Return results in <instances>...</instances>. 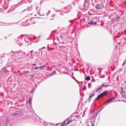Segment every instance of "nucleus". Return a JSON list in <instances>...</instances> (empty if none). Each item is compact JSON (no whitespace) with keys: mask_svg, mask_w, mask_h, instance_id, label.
Here are the masks:
<instances>
[{"mask_svg":"<svg viewBox=\"0 0 126 126\" xmlns=\"http://www.w3.org/2000/svg\"><path fill=\"white\" fill-rule=\"evenodd\" d=\"M17 44H18V45H19L20 46H22V45L24 44V35H22L18 37V39L17 40Z\"/></svg>","mask_w":126,"mask_h":126,"instance_id":"obj_1","label":"nucleus"},{"mask_svg":"<svg viewBox=\"0 0 126 126\" xmlns=\"http://www.w3.org/2000/svg\"><path fill=\"white\" fill-rule=\"evenodd\" d=\"M24 43L27 44V46H29V45H31L32 44V42L31 41V39L28 35H24Z\"/></svg>","mask_w":126,"mask_h":126,"instance_id":"obj_2","label":"nucleus"},{"mask_svg":"<svg viewBox=\"0 0 126 126\" xmlns=\"http://www.w3.org/2000/svg\"><path fill=\"white\" fill-rule=\"evenodd\" d=\"M100 97H104V96H109V91H104L103 92L99 94Z\"/></svg>","mask_w":126,"mask_h":126,"instance_id":"obj_3","label":"nucleus"},{"mask_svg":"<svg viewBox=\"0 0 126 126\" xmlns=\"http://www.w3.org/2000/svg\"><path fill=\"white\" fill-rule=\"evenodd\" d=\"M11 53H12V54H13V55L14 54V55L15 56H16V55H17V56H20V54L21 53V50L15 51V52L13 51H11Z\"/></svg>","mask_w":126,"mask_h":126,"instance_id":"obj_4","label":"nucleus"},{"mask_svg":"<svg viewBox=\"0 0 126 126\" xmlns=\"http://www.w3.org/2000/svg\"><path fill=\"white\" fill-rule=\"evenodd\" d=\"M5 74H6V72L2 68L0 69V75H1V76H4Z\"/></svg>","mask_w":126,"mask_h":126,"instance_id":"obj_5","label":"nucleus"},{"mask_svg":"<svg viewBox=\"0 0 126 126\" xmlns=\"http://www.w3.org/2000/svg\"><path fill=\"white\" fill-rule=\"evenodd\" d=\"M121 94L122 95V97H124V98H126V91H124V88H123V87H121Z\"/></svg>","mask_w":126,"mask_h":126,"instance_id":"obj_6","label":"nucleus"},{"mask_svg":"<svg viewBox=\"0 0 126 126\" xmlns=\"http://www.w3.org/2000/svg\"><path fill=\"white\" fill-rule=\"evenodd\" d=\"M70 11V7H69V6L64 7V13H68V12H69Z\"/></svg>","mask_w":126,"mask_h":126,"instance_id":"obj_7","label":"nucleus"},{"mask_svg":"<svg viewBox=\"0 0 126 126\" xmlns=\"http://www.w3.org/2000/svg\"><path fill=\"white\" fill-rule=\"evenodd\" d=\"M116 99V98H115V97L113 96L111 98L108 99L105 102V104L108 103H110V102H112V101H113V100H115Z\"/></svg>","mask_w":126,"mask_h":126,"instance_id":"obj_8","label":"nucleus"},{"mask_svg":"<svg viewBox=\"0 0 126 126\" xmlns=\"http://www.w3.org/2000/svg\"><path fill=\"white\" fill-rule=\"evenodd\" d=\"M94 21H91V22L88 23V25H97V22H95L94 23H93Z\"/></svg>","mask_w":126,"mask_h":126,"instance_id":"obj_9","label":"nucleus"},{"mask_svg":"<svg viewBox=\"0 0 126 126\" xmlns=\"http://www.w3.org/2000/svg\"><path fill=\"white\" fill-rule=\"evenodd\" d=\"M103 85H101L99 88H97V89L95 91V92H96V93H98L99 92V90H101V89H102V88H103Z\"/></svg>","mask_w":126,"mask_h":126,"instance_id":"obj_10","label":"nucleus"},{"mask_svg":"<svg viewBox=\"0 0 126 126\" xmlns=\"http://www.w3.org/2000/svg\"><path fill=\"white\" fill-rule=\"evenodd\" d=\"M103 85H101L99 88H97V89L95 91V92H96V93H98L99 92V90H101V89H102V88H103Z\"/></svg>","mask_w":126,"mask_h":126,"instance_id":"obj_11","label":"nucleus"},{"mask_svg":"<svg viewBox=\"0 0 126 126\" xmlns=\"http://www.w3.org/2000/svg\"><path fill=\"white\" fill-rule=\"evenodd\" d=\"M95 8L96 9H102V7H101V5H100V4H97V5H96Z\"/></svg>","mask_w":126,"mask_h":126,"instance_id":"obj_12","label":"nucleus"},{"mask_svg":"<svg viewBox=\"0 0 126 126\" xmlns=\"http://www.w3.org/2000/svg\"><path fill=\"white\" fill-rule=\"evenodd\" d=\"M29 21H30V20H27L24 23V26H28L29 24H30Z\"/></svg>","mask_w":126,"mask_h":126,"instance_id":"obj_13","label":"nucleus"},{"mask_svg":"<svg viewBox=\"0 0 126 126\" xmlns=\"http://www.w3.org/2000/svg\"><path fill=\"white\" fill-rule=\"evenodd\" d=\"M60 38L62 40H64L65 39V35L63 33L60 35Z\"/></svg>","mask_w":126,"mask_h":126,"instance_id":"obj_14","label":"nucleus"},{"mask_svg":"<svg viewBox=\"0 0 126 126\" xmlns=\"http://www.w3.org/2000/svg\"><path fill=\"white\" fill-rule=\"evenodd\" d=\"M25 10H27L28 11H31L33 10V8H32V6L28 7L27 9H25Z\"/></svg>","mask_w":126,"mask_h":126,"instance_id":"obj_15","label":"nucleus"},{"mask_svg":"<svg viewBox=\"0 0 126 126\" xmlns=\"http://www.w3.org/2000/svg\"><path fill=\"white\" fill-rule=\"evenodd\" d=\"M114 18L115 19L116 21H119L120 19H121V17L119 15H117V17Z\"/></svg>","mask_w":126,"mask_h":126,"instance_id":"obj_16","label":"nucleus"},{"mask_svg":"<svg viewBox=\"0 0 126 126\" xmlns=\"http://www.w3.org/2000/svg\"><path fill=\"white\" fill-rule=\"evenodd\" d=\"M29 104L30 106L32 105V97L30 98L29 99Z\"/></svg>","mask_w":126,"mask_h":126,"instance_id":"obj_17","label":"nucleus"},{"mask_svg":"<svg viewBox=\"0 0 126 126\" xmlns=\"http://www.w3.org/2000/svg\"><path fill=\"white\" fill-rule=\"evenodd\" d=\"M102 86L103 87H108V86H110V85L106 84L105 83L102 84Z\"/></svg>","mask_w":126,"mask_h":126,"instance_id":"obj_18","label":"nucleus"},{"mask_svg":"<svg viewBox=\"0 0 126 126\" xmlns=\"http://www.w3.org/2000/svg\"><path fill=\"white\" fill-rule=\"evenodd\" d=\"M25 55H26V53H25V52L21 50V53L20 54V56H25Z\"/></svg>","mask_w":126,"mask_h":126,"instance_id":"obj_19","label":"nucleus"},{"mask_svg":"<svg viewBox=\"0 0 126 126\" xmlns=\"http://www.w3.org/2000/svg\"><path fill=\"white\" fill-rule=\"evenodd\" d=\"M90 79H91V78L89 76H87L85 78V80H88V81H89V80H90Z\"/></svg>","mask_w":126,"mask_h":126,"instance_id":"obj_20","label":"nucleus"},{"mask_svg":"<svg viewBox=\"0 0 126 126\" xmlns=\"http://www.w3.org/2000/svg\"><path fill=\"white\" fill-rule=\"evenodd\" d=\"M86 4H87V0H84V7H86Z\"/></svg>","mask_w":126,"mask_h":126,"instance_id":"obj_21","label":"nucleus"},{"mask_svg":"<svg viewBox=\"0 0 126 126\" xmlns=\"http://www.w3.org/2000/svg\"><path fill=\"white\" fill-rule=\"evenodd\" d=\"M100 98H101V96L100 95V94H99L97 97L96 98H95L94 101H97L98 100V99H100Z\"/></svg>","mask_w":126,"mask_h":126,"instance_id":"obj_22","label":"nucleus"},{"mask_svg":"<svg viewBox=\"0 0 126 126\" xmlns=\"http://www.w3.org/2000/svg\"><path fill=\"white\" fill-rule=\"evenodd\" d=\"M92 97H93V95H90L88 98V101L89 102H90V101H91V98H92Z\"/></svg>","mask_w":126,"mask_h":126,"instance_id":"obj_23","label":"nucleus"},{"mask_svg":"<svg viewBox=\"0 0 126 126\" xmlns=\"http://www.w3.org/2000/svg\"><path fill=\"white\" fill-rule=\"evenodd\" d=\"M3 24L4 25V26H9V25H10V23H3Z\"/></svg>","mask_w":126,"mask_h":126,"instance_id":"obj_24","label":"nucleus"},{"mask_svg":"<svg viewBox=\"0 0 126 126\" xmlns=\"http://www.w3.org/2000/svg\"><path fill=\"white\" fill-rule=\"evenodd\" d=\"M24 74H25V71H23L21 74H20V76H22V75H23Z\"/></svg>","mask_w":126,"mask_h":126,"instance_id":"obj_25","label":"nucleus"},{"mask_svg":"<svg viewBox=\"0 0 126 126\" xmlns=\"http://www.w3.org/2000/svg\"><path fill=\"white\" fill-rule=\"evenodd\" d=\"M66 121V120H65V121H64L63 123L61 124V125L62 126H64L65 124V121Z\"/></svg>","mask_w":126,"mask_h":126,"instance_id":"obj_26","label":"nucleus"},{"mask_svg":"<svg viewBox=\"0 0 126 126\" xmlns=\"http://www.w3.org/2000/svg\"><path fill=\"white\" fill-rule=\"evenodd\" d=\"M39 68V66H36L34 67H32V69H38Z\"/></svg>","mask_w":126,"mask_h":126,"instance_id":"obj_27","label":"nucleus"},{"mask_svg":"<svg viewBox=\"0 0 126 126\" xmlns=\"http://www.w3.org/2000/svg\"><path fill=\"white\" fill-rule=\"evenodd\" d=\"M13 117H15V116H17V115H18V113H13L12 114Z\"/></svg>","mask_w":126,"mask_h":126,"instance_id":"obj_28","label":"nucleus"},{"mask_svg":"<svg viewBox=\"0 0 126 126\" xmlns=\"http://www.w3.org/2000/svg\"><path fill=\"white\" fill-rule=\"evenodd\" d=\"M48 75L50 77L51 76H53V75H54V74L53 73H51L49 74Z\"/></svg>","mask_w":126,"mask_h":126,"instance_id":"obj_29","label":"nucleus"},{"mask_svg":"<svg viewBox=\"0 0 126 126\" xmlns=\"http://www.w3.org/2000/svg\"><path fill=\"white\" fill-rule=\"evenodd\" d=\"M39 68L40 69H44V66H39Z\"/></svg>","mask_w":126,"mask_h":126,"instance_id":"obj_30","label":"nucleus"},{"mask_svg":"<svg viewBox=\"0 0 126 126\" xmlns=\"http://www.w3.org/2000/svg\"><path fill=\"white\" fill-rule=\"evenodd\" d=\"M104 108H105V107H104V106H103V107L101 108V109L100 110V111H99L98 112V113H100V112H101V111H102V110H103Z\"/></svg>","mask_w":126,"mask_h":126,"instance_id":"obj_31","label":"nucleus"},{"mask_svg":"<svg viewBox=\"0 0 126 126\" xmlns=\"http://www.w3.org/2000/svg\"><path fill=\"white\" fill-rule=\"evenodd\" d=\"M90 96H93V97H94V96H95V93H91V94L90 95Z\"/></svg>","mask_w":126,"mask_h":126,"instance_id":"obj_32","label":"nucleus"},{"mask_svg":"<svg viewBox=\"0 0 126 126\" xmlns=\"http://www.w3.org/2000/svg\"><path fill=\"white\" fill-rule=\"evenodd\" d=\"M111 21L116 22V19H115V18H112V20H111Z\"/></svg>","mask_w":126,"mask_h":126,"instance_id":"obj_33","label":"nucleus"},{"mask_svg":"<svg viewBox=\"0 0 126 126\" xmlns=\"http://www.w3.org/2000/svg\"><path fill=\"white\" fill-rule=\"evenodd\" d=\"M30 73V72L29 71H28V70L25 71V73Z\"/></svg>","mask_w":126,"mask_h":126,"instance_id":"obj_34","label":"nucleus"},{"mask_svg":"<svg viewBox=\"0 0 126 126\" xmlns=\"http://www.w3.org/2000/svg\"><path fill=\"white\" fill-rule=\"evenodd\" d=\"M88 13L90 15H93V14L91 13V12H90V11L88 12Z\"/></svg>","mask_w":126,"mask_h":126,"instance_id":"obj_35","label":"nucleus"},{"mask_svg":"<svg viewBox=\"0 0 126 126\" xmlns=\"http://www.w3.org/2000/svg\"><path fill=\"white\" fill-rule=\"evenodd\" d=\"M98 114H99V113L98 112L97 113V114H95L94 117H97V116H98Z\"/></svg>","mask_w":126,"mask_h":126,"instance_id":"obj_36","label":"nucleus"},{"mask_svg":"<svg viewBox=\"0 0 126 126\" xmlns=\"http://www.w3.org/2000/svg\"><path fill=\"white\" fill-rule=\"evenodd\" d=\"M73 79L76 81V82H78V81H77L75 78H73Z\"/></svg>","mask_w":126,"mask_h":126,"instance_id":"obj_37","label":"nucleus"},{"mask_svg":"<svg viewBox=\"0 0 126 126\" xmlns=\"http://www.w3.org/2000/svg\"><path fill=\"white\" fill-rule=\"evenodd\" d=\"M29 2L30 3V2H32V0H28Z\"/></svg>","mask_w":126,"mask_h":126,"instance_id":"obj_38","label":"nucleus"},{"mask_svg":"<svg viewBox=\"0 0 126 126\" xmlns=\"http://www.w3.org/2000/svg\"><path fill=\"white\" fill-rule=\"evenodd\" d=\"M84 88H85V89H83V90H86V86H84Z\"/></svg>","mask_w":126,"mask_h":126,"instance_id":"obj_39","label":"nucleus"},{"mask_svg":"<svg viewBox=\"0 0 126 126\" xmlns=\"http://www.w3.org/2000/svg\"><path fill=\"white\" fill-rule=\"evenodd\" d=\"M72 120H69L68 121V122L69 123H69H72Z\"/></svg>","mask_w":126,"mask_h":126,"instance_id":"obj_40","label":"nucleus"},{"mask_svg":"<svg viewBox=\"0 0 126 126\" xmlns=\"http://www.w3.org/2000/svg\"><path fill=\"white\" fill-rule=\"evenodd\" d=\"M76 2H73V3H72V4H73V5H75V4H76Z\"/></svg>","mask_w":126,"mask_h":126,"instance_id":"obj_41","label":"nucleus"},{"mask_svg":"<svg viewBox=\"0 0 126 126\" xmlns=\"http://www.w3.org/2000/svg\"><path fill=\"white\" fill-rule=\"evenodd\" d=\"M125 63H126V62L125 61H124V62L123 63V65H124Z\"/></svg>","mask_w":126,"mask_h":126,"instance_id":"obj_42","label":"nucleus"},{"mask_svg":"<svg viewBox=\"0 0 126 126\" xmlns=\"http://www.w3.org/2000/svg\"><path fill=\"white\" fill-rule=\"evenodd\" d=\"M31 54L33 53V50L31 51Z\"/></svg>","mask_w":126,"mask_h":126,"instance_id":"obj_43","label":"nucleus"},{"mask_svg":"<svg viewBox=\"0 0 126 126\" xmlns=\"http://www.w3.org/2000/svg\"><path fill=\"white\" fill-rule=\"evenodd\" d=\"M20 3H21V2H19L18 4H19V5H20Z\"/></svg>","mask_w":126,"mask_h":126,"instance_id":"obj_44","label":"nucleus"},{"mask_svg":"<svg viewBox=\"0 0 126 126\" xmlns=\"http://www.w3.org/2000/svg\"><path fill=\"white\" fill-rule=\"evenodd\" d=\"M33 92H34V91L32 90V91H31V93H33Z\"/></svg>","mask_w":126,"mask_h":126,"instance_id":"obj_45","label":"nucleus"},{"mask_svg":"<svg viewBox=\"0 0 126 126\" xmlns=\"http://www.w3.org/2000/svg\"><path fill=\"white\" fill-rule=\"evenodd\" d=\"M79 0H76V2H77V3L78 2V1H79Z\"/></svg>","mask_w":126,"mask_h":126,"instance_id":"obj_46","label":"nucleus"},{"mask_svg":"<svg viewBox=\"0 0 126 126\" xmlns=\"http://www.w3.org/2000/svg\"><path fill=\"white\" fill-rule=\"evenodd\" d=\"M72 21H69V23H71Z\"/></svg>","mask_w":126,"mask_h":126,"instance_id":"obj_47","label":"nucleus"},{"mask_svg":"<svg viewBox=\"0 0 126 126\" xmlns=\"http://www.w3.org/2000/svg\"><path fill=\"white\" fill-rule=\"evenodd\" d=\"M0 63H2V61H0Z\"/></svg>","mask_w":126,"mask_h":126,"instance_id":"obj_48","label":"nucleus"},{"mask_svg":"<svg viewBox=\"0 0 126 126\" xmlns=\"http://www.w3.org/2000/svg\"><path fill=\"white\" fill-rule=\"evenodd\" d=\"M31 76V77H33L34 76V75H32Z\"/></svg>","mask_w":126,"mask_h":126,"instance_id":"obj_49","label":"nucleus"},{"mask_svg":"<svg viewBox=\"0 0 126 126\" xmlns=\"http://www.w3.org/2000/svg\"><path fill=\"white\" fill-rule=\"evenodd\" d=\"M80 94H81V95H82V94H81V92L80 91Z\"/></svg>","mask_w":126,"mask_h":126,"instance_id":"obj_50","label":"nucleus"},{"mask_svg":"<svg viewBox=\"0 0 126 126\" xmlns=\"http://www.w3.org/2000/svg\"><path fill=\"white\" fill-rule=\"evenodd\" d=\"M33 65H34V66H36V64L33 63Z\"/></svg>","mask_w":126,"mask_h":126,"instance_id":"obj_51","label":"nucleus"},{"mask_svg":"<svg viewBox=\"0 0 126 126\" xmlns=\"http://www.w3.org/2000/svg\"><path fill=\"white\" fill-rule=\"evenodd\" d=\"M40 15H41L42 16H44V13Z\"/></svg>","mask_w":126,"mask_h":126,"instance_id":"obj_52","label":"nucleus"},{"mask_svg":"<svg viewBox=\"0 0 126 126\" xmlns=\"http://www.w3.org/2000/svg\"><path fill=\"white\" fill-rule=\"evenodd\" d=\"M27 57H28V56H29V54H27Z\"/></svg>","mask_w":126,"mask_h":126,"instance_id":"obj_53","label":"nucleus"},{"mask_svg":"<svg viewBox=\"0 0 126 126\" xmlns=\"http://www.w3.org/2000/svg\"><path fill=\"white\" fill-rule=\"evenodd\" d=\"M68 124H69V123H68V122L66 123V125H68Z\"/></svg>","mask_w":126,"mask_h":126,"instance_id":"obj_54","label":"nucleus"},{"mask_svg":"<svg viewBox=\"0 0 126 126\" xmlns=\"http://www.w3.org/2000/svg\"><path fill=\"white\" fill-rule=\"evenodd\" d=\"M66 121H68V120H69V118H67V119H66Z\"/></svg>","mask_w":126,"mask_h":126,"instance_id":"obj_55","label":"nucleus"},{"mask_svg":"<svg viewBox=\"0 0 126 126\" xmlns=\"http://www.w3.org/2000/svg\"><path fill=\"white\" fill-rule=\"evenodd\" d=\"M23 3H27V2H24Z\"/></svg>","mask_w":126,"mask_h":126,"instance_id":"obj_56","label":"nucleus"},{"mask_svg":"<svg viewBox=\"0 0 126 126\" xmlns=\"http://www.w3.org/2000/svg\"><path fill=\"white\" fill-rule=\"evenodd\" d=\"M5 39H7V37L6 36H5Z\"/></svg>","mask_w":126,"mask_h":126,"instance_id":"obj_57","label":"nucleus"},{"mask_svg":"<svg viewBox=\"0 0 126 126\" xmlns=\"http://www.w3.org/2000/svg\"><path fill=\"white\" fill-rule=\"evenodd\" d=\"M58 125H60V123H58V124H57V126H58Z\"/></svg>","mask_w":126,"mask_h":126,"instance_id":"obj_58","label":"nucleus"},{"mask_svg":"<svg viewBox=\"0 0 126 126\" xmlns=\"http://www.w3.org/2000/svg\"><path fill=\"white\" fill-rule=\"evenodd\" d=\"M125 63H126V59H125Z\"/></svg>","mask_w":126,"mask_h":126,"instance_id":"obj_59","label":"nucleus"},{"mask_svg":"<svg viewBox=\"0 0 126 126\" xmlns=\"http://www.w3.org/2000/svg\"><path fill=\"white\" fill-rule=\"evenodd\" d=\"M50 20H54V19H50Z\"/></svg>","mask_w":126,"mask_h":126,"instance_id":"obj_60","label":"nucleus"},{"mask_svg":"<svg viewBox=\"0 0 126 126\" xmlns=\"http://www.w3.org/2000/svg\"><path fill=\"white\" fill-rule=\"evenodd\" d=\"M10 54H11V53H9V55H10ZM7 55H8V54H7Z\"/></svg>","mask_w":126,"mask_h":126,"instance_id":"obj_61","label":"nucleus"},{"mask_svg":"<svg viewBox=\"0 0 126 126\" xmlns=\"http://www.w3.org/2000/svg\"><path fill=\"white\" fill-rule=\"evenodd\" d=\"M49 12L51 13V10H49Z\"/></svg>","mask_w":126,"mask_h":126,"instance_id":"obj_62","label":"nucleus"},{"mask_svg":"<svg viewBox=\"0 0 126 126\" xmlns=\"http://www.w3.org/2000/svg\"><path fill=\"white\" fill-rule=\"evenodd\" d=\"M47 15L48 16V15H49V13H47Z\"/></svg>","mask_w":126,"mask_h":126,"instance_id":"obj_63","label":"nucleus"},{"mask_svg":"<svg viewBox=\"0 0 126 126\" xmlns=\"http://www.w3.org/2000/svg\"><path fill=\"white\" fill-rule=\"evenodd\" d=\"M1 1H0V4H1Z\"/></svg>","mask_w":126,"mask_h":126,"instance_id":"obj_64","label":"nucleus"}]
</instances>
